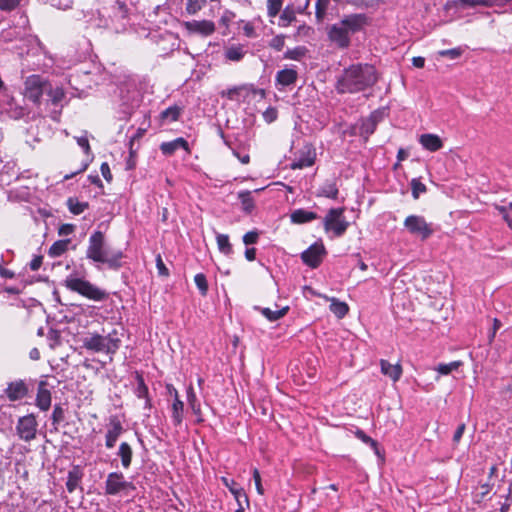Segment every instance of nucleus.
Masks as SVG:
<instances>
[{
	"mask_svg": "<svg viewBox=\"0 0 512 512\" xmlns=\"http://www.w3.org/2000/svg\"><path fill=\"white\" fill-rule=\"evenodd\" d=\"M378 80L371 64H352L338 76L335 89L339 94H355L372 87Z\"/></svg>",
	"mask_w": 512,
	"mask_h": 512,
	"instance_id": "obj_1",
	"label": "nucleus"
},
{
	"mask_svg": "<svg viewBox=\"0 0 512 512\" xmlns=\"http://www.w3.org/2000/svg\"><path fill=\"white\" fill-rule=\"evenodd\" d=\"M86 257L95 263L105 264L111 270H118L122 267L124 253L121 250H111L104 233L97 230L89 237Z\"/></svg>",
	"mask_w": 512,
	"mask_h": 512,
	"instance_id": "obj_2",
	"label": "nucleus"
},
{
	"mask_svg": "<svg viewBox=\"0 0 512 512\" xmlns=\"http://www.w3.org/2000/svg\"><path fill=\"white\" fill-rule=\"evenodd\" d=\"M83 348L94 353H105L110 355V361L113 360V355L117 353L121 346V339L116 329H113L107 335L99 333H88L82 340Z\"/></svg>",
	"mask_w": 512,
	"mask_h": 512,
	"instance_id": "obj_3",
	"label": "nucleus"
},
{
	"mask_svg": "<svg viewBox=\"0 0 512 512\" xmlns=\"http://www.w3.org/2000/svg\"><path fill=\"white\" fill-rule=\"evenodd\" d=\"M64 286L68 290L78 293L81 296L93 301H104L109 297L108 292L105 290L92 284L88 280L72 275L66 277L64 280Z\"/></svg>",
	"mask_w": 512,
	"mask_h": 512,
	"instance_id": "obj_4",
	"label": "nucleus"
},
{
	"mask_svg": "<svg viewBox=\"0 0 512 512\" xmlns=\"http://www.w3.org/2000/svg\"><path fill=\"white\" fill-rule=\"evenodd\" d=\"M345 208H331L323 219L326 232L332 231L335 237H341L349 227V222L344 216Z\"/></svg>",
	"mask_w": 512,
	"mask_h": 512,
	"instance_id": "obj_5",
	"label": "nucleus"
},
{
	"mask_svg": "<svg viewBox=\"0 0 512 512\" xmlns=\"http://www.w3.org/2000/svg\"><path fill=\"white\" fill-rule=\"evenodd\" d=\"M49 89V82L40 75H30L24 82V96L35 104Z\"/></svg>",
	"mask_w": 512,
	"mask_h": 512,
	"instance_id": "obj_6",
	"label": "nucleus"
},
{
	"mask_svg": "<svg viewBox=\"0 0 512 512\" xmlns=\"http://www.w3.org/2000/svg\"><path fill=\"white\" fill-rule=\"evenodd\" d=\"M404 227L410 234L419 236L422 240L428 239L434 233L432 223H428L423 216L409 215L404 220Z\"/></svg>",
	"mask_w": 512,
	"mask_h": 512,
	"instance_id": "obj_7",
	"label": "nucleus"
},
{
	"mask_svg": "<svg viewBox=\"0 0 512 512\" xmlns=\"http://www.w3.org/2000/svg\"><path fill=\"white\" fill-rule=\"evenodd\" d=\"M135 486L132 482L126 481L122 472H111L107 475L105 481V494L117 495L121 492L134 490Z\"/></svg>",
	"mask_w": 512,
	"mask_h": 512,
	"instance_id": "obj_8",
	"label": "nucleus"
},
{
	"mask_svg": "<svg viewBox=\"0 0 512 512\" xmlns=\"http://www.w3.org/2000/svg\"><path fill=\"white\" fill-rule=\"evenodd\" d=\"M37 421L33 414L22 416L18 419L16 432L19 438L25 442H30L36 438Z\"/></svg>",
	"mask_w": 512,
	"mask_h": 512,
	"instance_id": "obj_9",
	"label": "nucleus"
},
{
	"mask_svg": "<svg viewBox=\"0 0 512 512\" xmlns=\"http://www.w3.org/2000/svg\"><path fill=\"white\" fill-rule=\"evenodd\" d=\"M111 21L115 24L117 32L126 30L129 25L130 9L125 1L115 0L112 5Z\"/></svg>",
	"mask_w": 512,
	"mask_h": 512,
	"instance_id": "obj_10",
	"label": "nucleus"
},
{
	"mask_svg": "<svg viewBox=\"0 0 512 512\" xmlns=\"http://www.w3.org/2000/svg\"><path fill=\"white\" fill-rule=\"evenodd\" d=\"M325 254L326 249L323 243L321 241L315 242L301 253V260L305 265L315 269L320 266Z\"/></svg>",
	"mask_w": 512,
	"mask_h": 512,
	"instance_id": "obj_11",
	"label": "nucleus"
},
{
	"mask_svg": "<svg viewBox=\"0 0 512 512\" xmlns=\"http://www.w3.org/2000/svg\"><path fill=\"white\" fill-rule=\"evenodd\" d=\"M379 121V114L377 112H373L368 117L361 118L359 120V122L353 128L354 130L358 129V131H354L353 134H358L364 139V141H367L368 138L375 132Z\"/></svg>",
	"mask_w": 512,
	"mask_h": 512,
	"instance_id": "obj_12",
	"label": "nucleus"
},
{
	"mask_svg": "<svg viewBox=\"0 0 512 512\" xmlns=\"http://www.w3.org/2000/svg\"><path fill=\"white\" fill-rule=\"evenodd\" d=\"M123 432L124 427L118 416H110L107 431L105 434V447L107 449H112L115 446L119 437L123 434Z\"/></svg>",
	"mask_w": 512,
	"mask_h": 512,
	"instance_id": "obj_13",
	"label": "nucleus"
},
{
	"mask_svg": "<svg viewBox=\"0 0 512 512\" xmlns=\"http://www.w3.org/2000/svg\"><path fill=\"white\" fill-rule=\"evenodd\" d=\"M349 35L355 34L363 30V28L369 23V18L366 14H350L344 16L341 21Z\"/></svg>",
	"mask_w": 512,
	"mask_h": 512,
	"instance_id": "obj_14",
	"label": "nucleus"
},
{
	"mask_svg": "<svg viewBox=\"0 0 512 512\" xmlns=\"http://www.w3.org/2000/svg\"><path fill=\"white\" fill-rule=\"evenodd\" d=\"M328 36L340 48H347L350 45V35L341 22L335 23L329 28Z\"/></svg>",
	"mask_w": 512,
	"mask_h": 512,
	"instance_id": "obj_15",
	"label": "nucleus"
},
{
	"mask_svg": "<svg viewBox=\"0 0 512 512\" xmlns=\"http://www.w3.org/2000/svg\"><path fill=\"white\" fill-rule=\"evenodd\" d=\"M4 393L10 401L21 400L28 394V386L23 380L12 381L8 383Z\"/></svg>",
	"mask_w": 512,
	"mask_h": 512,
	"instance_id": "obj_16",
	"label": "nucleus"
},
{
	"mask_svg": "<svg viewBox=\"0 0 512 512\" xmlns=\"http://www.w3.org/2000/svg\"><path fill=\"white\" fill-rule=\"evenodd\" d=\"M188 31L199 33L204 36L211 35L215 31V24L209 20H193L185 23Z\"/></svg>",
	"mask_w": 512,
	"mask_h": 512,
	"instance_id": "obj_17",
	"label": "nucleus"
},
{
	"mask_svg": "<svg viewBox=\"0 0 512 512\" xmlns=\"http://www.w3.org/2000/svg\"><path fill=\"white\" fill-rule=\"evenodd\" d=\"M222 482L234 496L237 504L245 503V505L249 507V498L243 488H241L233 479L222 477Z\"/></svg>",
	"mask_w": 512,
	"mask_h": 512,
	"instance_id": "obj_18",
	"label": "nucleus"
},
{
	"mask_svg": "<svg viewBox=\"0 0 512 512\" xmlns=\"http://www.w3.org/2000/svg\"><path fill=\"white\" fill-rule=\"evenodd\" d=\"M46 386L47 383L45 381H40L36 395V405L42 411H47L51 406V392Z\"/></svg>",
	"mask_w": 512,
	"mask_h": 512,
	"instance_id": "obj_19",
	"label": "nucleus"
},
{
	"mask_svg": "<svg viewBox=\"0 0 512 512\" xmlns=\"http://www.w3.org/2000/svg\"><path fill=\"white\" fill-rule=\"evenodd\" d=\"M179 149L189 151V144L182 137L176 138L169 142H163L160 145V150H161L162 154H164L165 156H171Z\"/></svg>",
	"mask_w": 512,
	"mask_h": 512,
	"instance_id": "obj_20",
	"label": "nucleus"
},
{
	"mask_svg": "<svg viewBox=\"0 0 512 512\" xmlns=\"http://www.w3.org/2000/svg\"><path fill=\"white\" fill-rule=\"evenodd\" d=\"M298 78V73L296 70L291 68H285L279 70L276 73L275 81L276 85H281L282 87L293 85Z\"/></svg>",
	"mask_w": 512,
	"mask_h": 512,
	"instance_id": "obj_21",
	"label": "nucleus"
},
{
	"mask_svg": "<svg viewBox=\"0 0 512 512\" xmlns=\"http://www.w3.org/2000/svg\"><path fill=\"white\" fill-rule=\"evenodd\" d=\"M381 372L389 377L392 381L397 382L402 375V367L400 364H391L389 361L380 360Z\"/></svg>",
	"mask_w": 512,
	"mask_h": 512,
	"instance_id": "obj_22",
	"label": "nucleus"
},
{
	"mask_svg": "<svg viewBox=\"0 0 512 512\" xmlns=\"http://www.w3.org/2000/svg\"><path fill=\"white\" fill-rule=\"evenodd\" d=\"M420 144L426 150L436 152L443 147V142L438 135L435 134H422L419 138Z\"/></svg>",
	"mask_w": 512,
	"mask_h": 512,
	"instance_id": "obj_23",
	"label": "nucleus"
},
{
	"mask_svg": "<svg viewBox=\"0 0 512 512\" xmlns=\"http://www.w3.org/2000/svg\"><path fill=\"white\" fill-rule=\"evenodd\" d=\"M317 213L305 209H296L290 214V220L294 224H305L318 219Z\"/></svg>",
	"mask_w": 512,
	"mask_h": 512,
	"instance_id": "obj_24",
	"label": "nucleus"
},
{
	"mask_svg": "<svg viewBox=\"0 0 512 512\" xmlns=\"http://www.w3.org/2000/svg\"><path fill=\"white\" fill-rule=\"evenodd\" d=\"M83 477V472L79 466H74L67 475L66 488L69 493H73L79 486Z\"/></svg>",
	"mask_w": 512,
	"mask_h": 512,
	"instance_id": "obj_25",
	"label": "nucleus"
},
{
	"mask_svg": "<svg viewBox=\"0 0 512 512\" xmlns=\"http://www.w3.org/2000/svg\"><path fill=\"white\" fill-rule=\"evenodd\" d=\"M314 162L315 152L311 149H308L305 153H302L300 157H298L291 163V168L293 170L303 169L312 166Z\"/></svg>",
	"mask_w": 512,
	"mask_h": 512,
	"instance_id": "obj_26",
	"label": "nucleus"
},
{
	"mask_svg": "<svg viewBox=\"0 0 512 512\" xmlns=\"http://www.w3.org/2000/svg\"><path fill=\"white\" fill-rule=\"evenodd\" d=\"M255 310L259 311L267 320L270 322L277 321L283 318L289 311V306H285L278 310H272L270 308H262L259 306L254 307Z\"/></svg>",
	"mask_w": 512,
	"mask_h": 512,
	"instance_id": "obj_27",
	"label": "nucleus"
},
{
	"mask_svg": "<svg viewBox=\"0 0 512 512\" xmlns=\"http://www.w3.org/2000/svg\"><path fill=\"white\" fill-rule=\"evenodd\" d=\"M184 418V403L179 399H173L171 404V420L174 426H180Z\"/></svg>",
	"mask_w": 512,
	"mask_h": 512,
	"instance_id": "obj_28",
	"label": "nucleus"
},
{
	"mask_svg": "<svg viewBox=\"0 0 512 512\" xmlns=\"http://www.w3.org/2000/svg\"><path fill=\"white\" fill-rule=\"evenodd\" d=\"M117 455L121 459V464L124 469H128L132 463L133 450L129 443L122 442L119 445Z\"/></svg>",
	"mask_w": 512,
	"mask_h": 512,
	"instance_id": "obj_29",
	"label": "nucleus"
},
{
	"mask_svg": "<svg viewBox=\"0 0 512 512\" xmlns=\"http://www.w3.org/2000/svg\"><path fill=\"white\" fill-rule=\"evenodd\" d=\"M246 54V50L241 45H232L225 50V58L229 61L239 62Z\"/></svg>",
	"mask_w": 512,
	"mask_h": 512,
	"instance_id": "obj_30",
	"label": "nucleus"
},
{
	"mask_svg": "<svg viewBox=\"0 0 512 512\" xmlns=\"http://www.w3.org/2000/svg\"><path fill=\"white\" fill-rule=\"evenodd\" d=\"M329 308L330 311L339 319L344 318L349 311V306L347 303L342 302L336 298H331Z\"/></svg>",
	"mask_w": 512,
	"mask_h": 512,
	"instance_id": "obj_31",
	"label": "nucleus"
},
{
	"mask_svg": "<svg viewBox=\"0 0 512 512\" xmlns=\"http://www.w3.org/2000/svg\"><path fill=\"white\" fill-rule=\"evenodd\" d=\"M216 241L219 251L226 255L230 256L233 254V247L230 243L229 236L227 234H220L218 233L216 235Z\"/></svg>",
	"mask_w": 512,
	"mask_h": 512,
	"instance_id": "obj_32",
	"label": "nucleus"
},
{
	"mask_svg": "<svg viewBox=\"0 0 512 512\" xmlns=\"http://www.w3.org/2000/svg\"><path fill=\"white\" fill-rule=\"evenodd\" d=\"M9 113L10 116L14 119L24 118L26 121L35 119L37 115L36 112H31L23 106L11 107Z\"/></svg>",
	"mask_w": 512,
	"mask_h": 512,
	"instance_id": "obj_33",
	"label": "nucleus"
},
{
	"mask_svg": "<svg viewBox=\"0 0 512 512\" xmlns=\"http://www.w3.org/2000/svg\"><path fill=\"white\" fill-rule=\"evenodd\" d=\"M70 241H71L70 239H63V240H58V241L54 242L49 248V251H48L49 256L59 257L62 254H64L66 252V250L68 249V245H69Z\"/></svg>",
	"mask_w": 512,
	"mask_h": 512,
	"instance_id": "obj_34",
	"label": "nucleus"
},
{
	"mask_svg": "<svg viewBox=\"0 0 512 512\" xmlns=\"http://www.w3.org/2000/svg\"><path fill=\"white\" fill-rule=\"evenodd\" d=\"M187 402L194 414L201 413L200 403L197 399L193 386L190 384L186 389Z\"/></svg>",
	"mask_w": 512,
	"mask_h": 512,
	"instance_id": "obj_35",
	"label": "nucleus"
},
{
	"mask_svg": "<svg viewBox=\"0 0 512 512\" xmlns=\"http://www.w3.org/2000/svg\"><path fill=\"white\" fill-rule=\"evenodd\" d=\"M67 207L72 214L79 215L89 207V204L88 202H80L77 198L70 197L67 200Z\"/></svg>",
	"mask_w": 512,
	"mask_h": 512,
	"instance_id": "obj_36",
	"label": "nucleus"
},
{
	"mask_svg": "<svg viewBox=\"0 0 512 512\" xmlns=\"http://www.w3.org/2000/svg\"><path fill=\"white\" fill-rule=\"evenodd\" d=\"M296 20V14L292 6H286L279 17V26L287 27Z\"/></svg>",
	"mask_w": 512,
	"mask_h": 512,
	"instance_id": "obj_37",
	"label": "nucleus"
},
{
	"mask_svg": "<svg viewBox=\"0 0 512 512\" xmlns=\"http://www.w3.org/2000/svg\"><path fill=\"white\" fill-rule=\"evenodd\" d=\"M46 94L49 97V101H51V103L54 106H58L65 97L64 90L61 87L53 88L50 83H49V89H48V91H46Z\"/></svg>",
	"mask_w": 512,
	"mask_h": 512,
	"instance_id": "obj_38",
	"label": "nucleus"
},
{
	"mask_svg": "<svg viewBox=\"0 0 512 512\" xmlns=\"http://www.w3.org/2000/svg\"><path fill=\"white\" fill-rule=\"evenodd\" d=\"M320 195L336 199L338 196V188L334 181H326L320 188Z\"/></svg>",
	"mask_w": 512,
	"mask_h": 512,
	"instance_id": "obj_39",
	"label": "nucleus"
},
{
	"mask_svg": "<svg viewBox=\"0 0 512 512\" xmlns=\"http://www.w3.org/2000/svg\"><path fill=\"white\" fill-rule=\"evenodd\" d=\"M238 198L241 201L242 208L246 213H251L255 207L254 199L250 191L239 192Z\"/></svg>",
	"mask_w": 512,
	"mask_h": 512,
	"instance_id": "obj_40",
	"label": "nucleus"
},
{
	"mask_svg": "<svg viewBox=\"0 0 512 512\" xmlns=\"http://www.w3.org/2000/svg\"><path fill=\"white\" fill-rule=\"evenodd\" d=\"M181 114V108L177 105L170 106L161 112V119L168 122L177 121Z\"/></svg>",
	"mask_w": 512,
	"mask_h": 512,
	"instance_id": "obj_41",
	"label": "nucleus"
},
{
	"mask_svg": "<svg viewBox=\"0 0 512 512\" xmlns=\"http://www.w3.org/2000/svg\"><path fill=\"white\" fill-rule=\"evenodd\" d=\"M306 53L307 48L305 46H297L293 49H288L284 53V58L299 61L306 55Z\"/></svg>",
	"mask_w": 512,
	"mask_h": 512,
	"instance_id": "obj_42",
	"label": "nucleus"
},
{
	"mask_svg": "<svg viewBox=\"0 0 512 512\" xmlns=\"http://www.w3.org/2000/svg\"><path fill=\"white\" fill-rule=\"evenodd\" d=\"M137 387L135 388V394L138 398H147L149 396V390L145 384L144 378L141 374L136 373Z\"/></svg>",
	"mask_w": 512,
	"mask_h": 512,
	"instance_id": "obj_43",
	"label": "nucleus"
},
{
	"mask_svg": "<svg viewBox=\"0 0 512 512\" xmlns=\"http://www.w3.org/2000/svg\"><path fill=\"white\" fill-rule=\"evenodd\" d=\"M64 418V409L61 407V405H55L51 415L52 425L54 426L55 430L58 429V425L64 421Z\"/></svg>",
	"mask_w": 512,
	"mask_h": 512,
	"instance_id": "obj_44",
	"label": "nucleus"
},
{
	"mask_svg": "<svg viewBox=\"0 0 512 512\" xmlns=\"http://www.w3.org/2000/svg\"><path fill=\"white\" fill-rule=\"evenodd\" d=\"M283 6V0H267V14L269 17L277 16Z\"/></svg>",
	"mask_w": 512,
	"mask_h": 512,
	"instance_id": "obj_45",
	"label": "nucleus"
},
{
	"mask_svg": "<svg viewBox=\"0 0 512 512\" xmlns=\"http://www.w3.org/2000/svg\"><path fill=\"white\" fill-rule=\"evenodd\" d=\"M460 365H461L460 361H453V362H450V363H447V364L440 363L436 367V371L439 372L442 375H448L452 371L457 370L460 367Z\"/></svg>",
	"mask_w": 512,
	"mask_h": 512,
	"instance_id": "obj_46",
	"label": "nucleus"
},
{
	"mask_svg": "<svg viewBox=\"0 0 512 512\" xmlns=\"http://www.w3.org/2000/svg\"><path fill=\"white\" fill-rule=\"evenodd\" d=\"M194 282L199 289V292L202 296H205L208 292V283L206 276L203 273H198L194 277Z\"/></svg>",
	"mask_w": 512,
	"mask_h": 512,
	"instance_id": "obj_47",
	"label": "nucleus"
},
{
	"mask_svg": "<svg viewBox=\"0 0 512 512\" xmlns=\"http://www.w3.org/2000/svg\"><path fill=\"white\" fill-rule=\"evenodd\" d=\"M410 185L414 199H418L421 193L426 192L425 184H423L418 178H413L410 182Z\"/></svg>",
	"mask_w": 512,
	"mask_h": 512,
	"instance_id": "obj_48",
	"label": "nucleus"
},
{
	"mask_svg": "<svg viewBox=\"0 0 512 512\" xmlns=\"http://www.w3.org/2000/svg\"><path fill=\"white\" fill-rule=\"evenodd\" d=\"M330 0H316L315 16L318 21H322L326 15Z\"/></svg>",
	"mask_w": 512,
	"mask_h": 512,
	"instance_id": "obj_49",
	"label": "nucleus"
},
{
	"mask_svg": "<svg viewBox=\"0 0 512 512\" xmlns=\"http://www.w3.org/2000/svg\"><path fill=\"white\" fill-rule=\"evenodd\" d=\"M438 54L441 57H448L454 60L461 57V55L463 54V49L461 47H456L447 50H441L438 52Z\"/></svg>",
	"mask_w": 512,
	"mask_h": 512,
	"instance_id": "obj_50",
	"label": "nucleus"
},
{
	"mask_svg": "<svg viewBox=\"0 0 512 512\" xmlns=\"http://www.w3.org/2000/svg\"><path fill=\"white\" fill-rule=\"evenodd\" d=\"M259 232L257 230L249 231L244 234L242 240L245 245H253L258 242Z\"/></svg>",
	"mask_w": 512,
	"mask_h": 512,
	"instance_id": "obj_51",
	"label": "nucleus"
},
{
	"mask_svg": "<svg viewBox=\"0 0 512 512\" xmlns=\"http://www.w3.org/2000/svg\"><path fill=\"white\" fill-rule=\"evenodd\" d=\"M22 0H0V10L12 11L17 8Z\"/></svg>",
	"mask_w": 512,
	"mask_h": 512,
	"instance_id": "obj_52",
	"label": "nucleus"
},
{
	"mask_svg": "<svg viewBox=\"0 0 512 512\" xmlns=\"http://www.w3.org/2000/svg\"><path fill=\"white\" fill-rule=\"evenodd\" d=\"M285 45V36L277 35L271 39L269 46L276 51H281Z\"/></svg>",
	"mask_w": 512,
	"mask_h": 512,
	"instance_id": "obj_53",
	"label": "nucleus"
},
{
	"mask_svg": "<svg viewBox=\"0 0 512 512\" xmlns=\"http://www.w3.org/2000/svg\"><path fill=\"white\" fill-rule=\"evenodd\" d=\"M156 267H157V270H158V274L160 276L167 277L169 275V270L165 266V264H164L160 254H158L157 257H156Z\"/></svg>",
	"mask_w": 512,
	"mask_h": 512,
	"instance_id": "obj_54",
	"label": "nucleus"
},
{
	"mask_svg": "<svg viewBox=\"0 0 512 512\" xmlns=\"http://www.w3.org/2000/svg\"><path fill=\"white\" fill-rule=\"evenodd\" d=\"M241 87H232L226 91L221 92L222 97H227L229 100H235L239 95Z\"/></svg>",
	"mask_w": 512,
	"mask_h": 512,
	"instance_id": "obj_55",
	"label": "nucleus"
},
{
	"mask_svg": "<svg viewBox=\"0 0 512 512\" xmlns=\"http://www.w3.org/2000/svg\"><path fill=\"white\" fill-rule=\"evenodd\" d=\"M358 437L363 441L365 442L366 444H369L371 447H373L376 451V453H378L377 451V448H378V443L377 441H375L374 439H372L371 437L367 436L363 431H359L358 432Z\"/></svg>",
	"mask_w": 512,
	"mask_h": 512,
	"instance_id": "obj_56",
	"label": "nucleus"
},
{
	"mask_svg": "<svg viewBox=\"0 0 512 512\" xmlns=\"http://www.w3.org/2000/svg\"><path fill=\"white\" fill-rule=\"evenodd\" d=\"M75 231V225L73 224H62L59 227L58 234L60 236H68L71 235Z\"/></svg>",
	"mask_w": 512,
	"mask_h": 512,
	"instance_id": "obj_57",
	"label": "nucleus"
},
{
	"mask_svg": "<svg viewBox=\"0 0 512 512\" xmlns=\"http://www.w3.org/2000/svg\"><path fill=\"white\" fill-rule=\"evenodd\" d=\"M253 479H254V482H255V486H256L257 492L260 495H263L264 494V489H263V486H262V483H261V476H260V473H259L258 469H254V471H253Z\"/></svg>",
	"mask_w": 512,
	"mask_h": 512,
	"instance_id": "obj_58",
	"label": "nucleus"
},
{
	"mask_svg": "<svg viewBox=\"0 0 512 512\" xmlns=\"http://www.w3.org/2000/svg\"><path fill=\"white\" fill-rule=\"evenodd\" d=\"M100 171H101L102 176L104 177V179L107 182H111L112 181L113 176H112V173L110 171V167H109L107 162H103L101 164Z\"/></svg>",
	"mask_w": 512,
	"mask_h": 512,
	"instance_id": "obj_59",
	"label": "nucleus"
},
{
	"mask_svg": "<svg viewBox=\"0 0 512 512\" xmlns=\"http://www.w3.org/2000/svg\"><path fill=\"white\" fill-rule=\"evenodd\" d=\"M501 326H502L501 321L497 318H494L493 319V327L488 335L489 342H492L494 340L496 332L500 329Z\"/></svg>",
	"mask_w": 512,
	"mask_h": 512,
	"instance_id": "obj_60",
	"label": "nucleus"
},
{
	"mask_svg": "<svg viewBox=\"0 0 512 512\" xmlns=\"http://www.w3.org/2000/svg\"><path fill=\"white\" fill-rule=\"evenodd\" d=\"M43 257L40 255L34 256L29 263V267L32 271H37L42 265Z\"/></svg>",
	"mask_w": 512,
	"mask_h": 512,
	"instance_id": "obj_61",
	"label": "nucleus"
},
{
	"mask_svg": "<svg viewBox=\"0 0 512 512\" xmlns=\"http://www.w3.org/2000/svg\"><path fill=\"white\" fill-rule=\"evenodd\" d=\"M77 143L84 150V152L86 154L90 153L91 149H90V145H89V141H88L87 137L82 136V137L77 138Z\"/></svg>",
	"mask_w": 512,
	"mask_h": 512,
	"instance_id": "obj_62",
	"label": "nucleus"
},
{
	"mask_svg": "<svg viewBox=\"0 0 512 512\" xmlns=\"http://www.w3.org/2000/svg\"><path fill=\"white\" fill-rule=\"evenodd\" d=\"M263 117H264V119L266 120V122L271 123V122H273V121L276 119V117H277V112H276V110H275V109H273V108H268V109L264 112Z\"/></svg>",
	"mask_w": 512,
	"mask_h": 512,
	"instance_id": "obj_63",
	"label": "nucleus"
},
{
	"mask_svg": "<svg viewBox=\"0 0 512 512\" xmlns=\"http://www.w3.org/2000/svg\"><path fill=\"white\" fill-rule=\"evenodd\" d=\"M233 152V155L235 157H237V159L242 163V164H248L250 162V156L249 154L247 153H240L239 151L233 149L232 150Z\"/></svg>",
	"mask_w": 512,
	"mask_h": 512,
	"instance_id": "obj_64",
	"label": "nucleus"
}]
</instances>
